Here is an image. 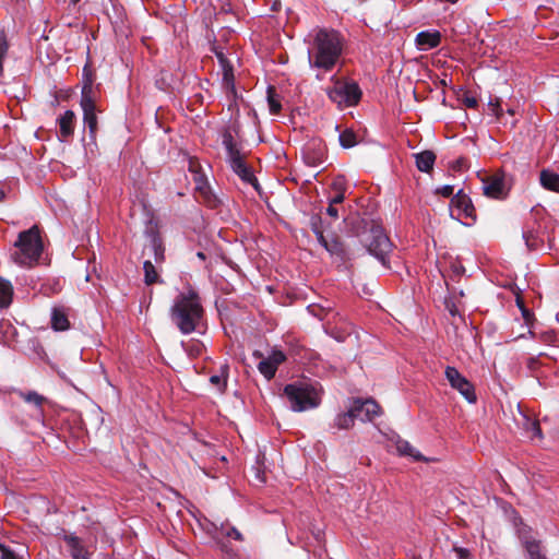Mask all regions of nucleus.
<instances>
[{
    "label": "nucleus",
    "instance_id": "nucleus-23",
    "mask_svg": "<svg viewBox=\"0 0 559 559\" xmlns=\"http://www.w3.org/2000/svg\"><path fill=\"white\" fill-rule=\"evenodd\" d=\"M345 95V106L356 105L360 97L361 91L356 83H341Z\"/></svg>",
    "mask_w": 559,
    "mask_h": 559
},
{
    "label": "nucleus",
    "instance_id": "nucleus-30",
    "mask_svg": "<svg viewBox=\"0 0 559 559\" xmlns=\"http://www.w3.org/2000/svg\"><path fill=\"white\" fill-rule=\"evenodd\" d=\"M182 346L186 353L193 358L201 356L204 350V345L200 341L193 338L182 343Z\"/></svg>",
    "mask_w": 559,
    "mask_h": 559
},
{
    "label": "nucleus",
    "instance_id": "nucleus-53",
    "mask_svg": "<svg viewBox=\"0 0 559 559\" xmlns=\"http://www.w3.org/2000/svg\"><path fill=\"white\" fill-rule=\"evenodd\" d=\"M519 305H520V308H521V310H522V313H523L524 319H525L526 321H528V319H530V317H531L530 311H528V310H527L523 305H521L520 302H519Z\"/></svg>",
    "mask_w": 559,
    "mask_h": 559
},
{
    "label": "nucleus",
    "instance_id": "nucleus-32",
    "mask_svg": "<svg viewBox=\"0 0 559 559\" xmlns=\"http://www.w3.org/2000/svg\"><path fill=\"white\" fill-rule=\"evenodd\" d=\"M152 248L154 252V260L157 264H162L165 261V247L162 239L158 236L152 238Z\"/></svg>",
    "mask_w": 559,
    "mask_h": 559
},
{
    "label": "nucleus",
    "instance_id": "nucleus-41",
    "mask_svg": "<svg viewBox=\"0 0 559 559\" xmlns=\"http://www.w3.org/2000/svg\"><path fill=\"white\" fill-rule=\"evenodd\" d=\"M332 190L334 192L345 193L346 185H345V180L343 177H337L336 179H334V181L332 182Z\"/></svg>",
    "mask_w": 559,
    "mask_h": 559
},
{
    "label": "nucleus",
    "instance_id": "nucleus-43",
    "mask_svg": "<svg viewBox=\"0 0 559 559\" xmlns=\"http://www.w3.org/2000/svg\"><path fill=\"white\" fill-rule=\"evenodd\" d=\"M489 106L491 107V110L497 118H500L502 116V108H501L499 98L496 97L493 99H490Z\"/></svg>",
    "mask_w": 559,
    "mask_h": 559
},
{
    "label": "nucleus",
    "instance_id": "nucleus-51",
    "mask_svg": "<svg viewBox=\"0 0 559 559\" xmlns=\"http://www.w3.org/2000/svg\"><path fill=\"white\" fill-rule=\"evenodd\" d=\"M200 163L197 160V159H190L189 160V170L194 175H197V173H201L200 171Z\"/></svg>",
    "mask_w": 559,
    "mask_h": 559
},
{
    "label": "nucleus",
    "instance_id": "nucleus-26",
    "mask_svg": "<svg viewBox=\"0 0 559 559\" xmlns=\"http://www.w3.org/2000/svg\"><path fill=\"white\" fill-rule=\"evenodd\" d=\"M396 451L400 455L411 456L415 461H427L418 451H416L408 441L399 439L395 442Z\"/></svg>",
    "mask_w": 559,
    "mask_h": 559
},
{
    "label": "nucleus",
    "instance_id": "nucleus-35",
    "mask_svg": "<svg viewBox=\"0 0 559 559\" xmlns=\"http://www.w3.org/2000/svg\"><path fill=\"white\" fill-rule=\"evenodd\" d=\"M329 98L338 106L345 105V95L341 83L335 84L328 92Z\"/></svg>",
    "mask_w": 559,
    "mask_h": 559
},
{
    "label": "nucleus",
    "instance_id": "nucleus-15",
    "mask_svg": "<svg viewBox=\"0 0 559 559\" xmlns=\"http://www.w3.org/2000/svg\"><path fill=\"white\" fill-rule=\"evenodd\" d=\"M416 46L420 50L436 48L441 43V34L438 31H423L416 35Z\"/></svg>",
    "mask_w": 559,
    "mask_h": 559
},
{
    "label": "nucleus",
    "instance_id": "nucleus-50",
    "mask_svg": "<svg viewBox=\"0 0 559 559\" xmlns=\"http://www.w3.org/2000/svg\"><path fill=\"white\" fill-rule=\"evenodd\" d=\"M226 535L228 537H231V538L236 539V540H242L241 533L237 528H235V527L228 528V531L226 532Z\"/></svg>",
    "mask_w": 559,
    "mask_h": 559
},
{
    "label": "nucleus",
    "instance_id": "nucleus-61",
    "mask_svg": "<svg viewBox=\"0 0 559 559\" xmlns=\"http://www.w3.org/2000/svg\"><path fill=\"white\" fill-rule=\"evenodd\" d=\"M450 312L454 316L455 314V309L450 310Z\"/></svg>",
    "mask_w": 559,
    "mask_h": 559
},
{
    "label": "nucleus",
    "instance_id": "nucleus-24",
    "mask_svg": "<svg viewBox=\"0 0 559 559\" xmlns=\"http://www.w3.org/2000/svg\"><path fill=\"white\" fill-rule=\"evenodd\" d=\"M222 143L227 152L228 160L239 157L242 154L234 140V136L229 130H225L222 134Z\"/></svg>",
    "mask_w": 559,
    "mask_h": 559
},
{
    "label": "nucleus",
    "instance_id": "nucleus-60",
    "mask_svg": "<svg viewBox=\"0 0 559 559\" xmlns=\"http://www.w3.org/2000/svg\"><path fill=\"white\" fill-rule=\"evenodd\" d=\"M508 112H509L510 115H514V110H513V109H508Z\"/></svg>",
    "mask_w": 559,
    "mask_h": 559
},
{
    "label": "nucleus",
    "instance_id": "nucleus-36",
    "mask_svg": "<svg viewBox=\"0 0 559 559\" xmlns=\"http://www.w3.org/2000/svg\"><path fill=\"white\" fill-rule=\"evenodd\" d=\"M222 69L223 73V84L228 90H234L235 87V76H234V68L231 64H226Z\"/></svg>",
    "mask_w": 559,
    "mask_h": 559
},
{
    "label": "nucleus",
    "instance_id": "nucleus-52",
    "mask_svg": "<svg viewBox=\"0 0 559 559\" xmlns=\"http://www.w3.org/2000/svg\"><path fill=\"white\" fill-rule=\"evenodd\" d=\"M463 103L468 108H476L477 107V99L473 96H466L463 99Z\"/></svg>",
    "mask_w": 559,
    "mask_h": 559
},
{
    "label": "nucleus",
    "instance_id": "nucleus-42",
    "mask_svg": "<svg viewBox=\"0 0 559 559\" xmlns=\"http://www.w3.org/2000/svg\"><path fill=\"white\" fill-rule=\"evenodd\" d=\"M453 551L457 559H472V554L467 548L454 546Z\"/></svg>",
    "mask_w": 559,
    "mask_h": 559
},
{
    "label": "nucleus",
    "instance_id": "nucleus-59",
    "mask_svg": "<svg viewBox=\"0 0 559 559\" xmlns=\"http://www.w3.org/2000/svg\"><path fill=\"white\" fill-rule=\"evenodd\" d=\"M81 0H70V2L75 5L76 3H79Z\"/></svg>",
    "mask_w": 559,
    "mask_h": 559
},
{
    "label": "nucleus",
    "instance_id": "nucleus-56",
    "mask_svg": "<svg viewBox=\"0 0 559 559\" xmlns=\"http://www.w3.org/2000/svg\"><path fill=\"white\" fill-rule=\"evenodd\" d=\"M253 356L257 357V358H261L262 357V354L259 352V350H255L253 353Z\"/></svg>",
    "mask_w": 559,
    "mask_h": 559
},
{
    "label": "nucleus",
    "instance_id": "nucleus-3",
    "mask_svg": "<svg viewBox=\"0 0 559 559\" xmlns=\"http://www.w3.org/2000/svg\"><path fill=\"white\" fill-rule=\"evenodd\" d=\"M14 246L15 250L11 253L14 263L27 267L35 265L44 250L39 227L34 225L21 231Z\"/></svg>",
    "mask_w": 559,
    "mask_h": 559
},
{
    "label": "nucleus",
    "instance_id": "nucleus-4",
    "mask_svg": "<svg viewBox=\"0 0 559 559\" xmlns=\"http://www.w3.org/2000/svg\"><path fill=\"white\" fill-rule=\"evenodd\" d=\"M290 408L294 412H305L317 407L321 402L319 390L308 383H290L284 388Z\"/></svg>",
    "mask_w": 559,
    "mask_h": 559
},
{
    "label": "nucleus",
    "instance_id": "nucleus-19",
    "mask_svg": "<svg viewBox=\"0 0 559 559\" xmlns=\"http://www.w3.org/2000/svg\"><path fill=\"white\" fill-rule=\"evenodd\" d=\"M63 539L68 544L70 554L74 559H90L88 551L79 537L74 535H66Z\"/></svg>",
    "mask_w": 559,
    "mask_h": 559
},
{
    "label": "nucleus",
    "instance_id": "nucleus-29",
    "mask_svg": "<svg viewBox=\"0 0 559 559\" xmlns=\"http://www.w3.org/2000/svg\"><path fill=\"white\" fill-rule=\"evenodd\" d=\"M267 104L272 115H278L282 109L281 97L273 86L267 87Z\"/></svg>",
    "mask_w": 559,
    "mask_h": 559
},
{
    "label": "nucleus",
    "instance_id": "nucleus-11",
    "mask_svg": "<svg viewBox=\"0 0 559 559\" xmlns=\"http://www.w3.org/2000/svg\"><path fill=\"white\" fill-rule=\"evenodd\" d=\"M285 360L286 355L282 350L273 348L271 354L258 364V370L267 380H271L274 378L278 366L283 364Z\"/></svg>",
    "mask_w": 559,
    "mask_h": 559
},
{
    "label": "nucleus",
    "instance_id": "nucleus-12",
    "mask_svg": "<svg viewBox=\"0 0 559 559\" xmlns=\"http://www.w3.org/2000/svg\"><path fill=\"white\" fill-rule=\"evenodd\" d=\"M353 407L355 413H357V418L361 419L362 421H371L373 418L381 414L379 404L372 400H356L353 404Z\"/></svg>",
    "mask_w": 559,
    "mask_h": 559
},
{
    "label": "nucleus",
    "instance_id": "nucleus-13",
    "mask_svg": "<svg viewBox=\"0 0 559 559\" xmlns=\"http://www.w3.org/2000/svg\"><path fill=\"white\" fill-rule=\"evenodd\" d=\"M76 116L73 110H66L58 119L59 126V140L66 142L74 133Z\"/></svg>",
    "mask_w": 559,
    "mask_h": 559
},
{
    "label": "nucleus",
    "instance_id": "nucleus-62",
    "mask_svg": "<svg viewBox=\"0 0 559 559\" xmlns=\"http://www.w3.org/2000/svg\"><path fill=\"white\" fill-rule=\"evenodd\" d=\"M361 223H364L365 227H367L368 223L365 222V221H361Z\"/></svg>",
    "mask_w": 559,
    "mask_h": 559
},
{
    "label": "nucleus",
    "instance_id": "nucleus-49",
    "mask_svg": "<svg viewBox=\"0 0 559 559\" xmlns=\"http://www.w3.org/2000/svg\"><path fill=\"white\" fill-rule=\"evenodd\" d=\"M526 367L531 370V371H535L537 370V368L539 367V360L535 357H530L527 358L526 360Z\"/></svg>",
    "mask_w": 559,
    "mask_h": 559
},
{
    "label": "nucleus",
    "instance_id": "nucleus-40",
    "mask_svg": "<svg viewBox=\"0 0 559 559\" xmlns=\"http://www.w3.org/2000/svg\"><path fill=\"white\" fill-rule=\"evenodd\" d=\"M325 214L331 218V221H329V223L332 224V221H337L340 217L337 205H333V204L329 203V206L325 210ZM323 219L325 221V223H328V221L325 218H323Z\"/></svg>",
    "mask_w": 559,
    "mask_h": 559
},
{
    "label": "nucleus",
    "instance_id": "nucleus-21",
    "mask_svg": "<svg viewBox=\"0 0 559 559\" xmlns=\"http://www.w3.org/2000/svg\"><path fill=\"white\" fill-rule=\"evenodd\" d=\"M539 182L544 189L559 193V174L543 169L539 174Z\"/></svg>",
    "mask_w": 559,
    "mask_h": 559
},
{
    "label": "nucleus",
    "instance_id": "nucleus-14",
    "mask_svg": "<svg viewBox=\"0 0 559 559\" xmlns=\"http://www.w3.org/2000/svg\"><path fill=\"white\" fill-rule=\"evenodd\" d=\"M192 180L195 186V191L200 194V197L207 204V206L215 207L217 205V199L211 193V189L206 181L205 176L202 173H197V175L193 176Z\"/></svg>",
    "mask_w": 559,
    "mask_h": 559
},
{
    "label": "nucleus",
    "instance_id": "nucleus-22",
    "mask_svg": "<svg viewBox=\"0 0 559 559\" xmlns=\"http://www.w3.org/2000/svg\"><path fill=\"white\" fill-rule=\"evenodd\" d=\"M14 289L12 284L0 277V309H7L13 301Z\"/></svg>",
    "mask_w": 559,
    "mask_h": 559
},
{
    "label": "nucleus",
    "instance_id": "nucleus-2",
    "mask_svg": "<svg viewBox=\"0 0 559 559\" xmlns=\"http://www.w3.org/2000/svg\"><path fill=\"white\" fill-rule=\"evenodd\" d=\"M204 317L199 295L190 289L179 294L170 308V319L183 334L198 331Z\"/></svg>",
    "mask_w": 559,
    "mask_h": 559
},
{
    "label": "nucleus",
    "instance_id": "nucleus-58",
    "mask_svg": "<svg viewBox=\"0 0 559 559\" xmlns=\"http://www.w3.org/2000/svg\"><path fill=\"white\" fill-rule=\"evenodd\" d=\"M555 438L559 441V427L555 431Z\"/></svg>",
    "mask_w": 559,
    "mask_h": 559
},
{
    "label": "nucleus",
    "instance_id": "nucleus-17",
    "mask_svg": "<svg viewBox=\"0 0 559 559\" xmlns=\"http://www.w3.org/2000/svg\"><path fill=\"white\" fill-rule=\"evenodd\" d=\"M69 309L66 307H53L51 310V328L55 331H67L70 329Z\"/></svg>",
    "mask_w": 559,
    "mask_h": 559
},
{
    "label": "nucleus",
    "instance_id": "nucleus-6",
    "mask_svg": "<svg viewBox=\"0 0 559 559\" xmlns=\"http://www.w3.org/2000/svg\"><path fill=\"white\" fill-rule=\"evenodd\" d=\"M310 226L316 234L319 243L331 254L338 258L341 261L346 260V251L343 242L337 236L328 239L324 233L331 228V223H325L321 215H313L310 218Z\"/></svg>",
    "mask_w": 559,
    "mask_h": 559
},
{
    "label": "nucleus",
    "instance_id": "nucleus-46",
    "mask_svg": "<svg viewBox=\"0 0 559 559\" xmlns=\"http://www.w3.org/2000/svg\"><path fill=\"white\" fill-rule=\"evenodd\" d=\"M214 52H215V56L218 60L221 68H224V66H226V64H231L222 50L215 49Z\"/></svg>",
    "mask_w": 559,
    "mask_h": 559
},
{
    "label": "nucleus",
    "instance_id": "nucleus-33",
    "mask_svg": "<svg viewBox=\"0 0 559 559\" xmlns=\"http://www.w3.org/2000/svg\"><path fill=\"white\" fill-rule=\"evenodd\" d=\"M340 144L344 148H350L357 144L356 134L353 130L346 129L340 133Z\"/></svg>",
    "mask_w": 559,
    "mask_h": 559
},
{
    "label": "nucleus",
    "instance_id": "nucleus-54",
    "mask_svg": "<svg viewBox=\"0 0 559 559\" xmlns=\"http://www.w3.org/2000/svg\"><path fill=\"white\" fill-rule=\"evenodd\" d=\"M464 164H465V159L464 158H460V159L456 160L454 168L455 169H461Z\"/></svg>",
    "mask_w": 559,
    "mask_h": 559
},
{
    "label": "nucleus",
    "instance_id": "nucleus-55",
    "mask_svg": "<svg viewBox=\"0 0 559 559\" xmlns=\"http://www.w3.org/2000/svg\"><path fill=\"white\" fill-rule=\"evenodd\" d=\"M5 198V193L2 188H0V202L3 201Z\"/></svg>",
    "mask_w": 559,
    "mask_h": 559
},
{
    "label": "nucleus",
    "instance_id": "nucleus-37",
    "mask_svg": "<svg viewBox=\"0 0 559 559\" xmlns=\"http://www.w3.org/2000/svg\"><path fill=\"white\" fill-rule=\"evenodd\" d=\"M525 430L530 433V438H537L539 440L543 439L539 421L531 420L527 418L525 424Z\"/></svg>",
    "mask_w": 559,
    "mask_h": 559
},
{
    "label": "nucleus",
    "instance_id": "nucleus-1",
    "mask_svg": "<svg viewBox=\"0 0 559 559\" xmlns=\"http://www.w3.org/2000/svg\"><path fill=\"white\" fill-rule=\"evenodd\" d=\"M343 51V37L334 29L320 28L308 47V60L312 69L331 71Z\"/></svg>",
    "mask_w": 559,
    "mask_h": 559
},
{
    "label": "nucleus",
    "instance_id": "nucleus-45",
    "mask_svg": "<svg viewBox=\"0 0 559 559\" xmlns=\"http://www.w3.org/2000/svg\"><path fill=\"white\" fill-rule=\"evenodd\" d=\"M454 187L450 185H445L439 189H437V193L441 194L444 198H450L453 195Z\"/></svg>",
    "mask_w": 559,
    "mask_h": 559
},
{
    "label": "nucleus",
    "instance_id": "nucleus-7",
    "mask_svg": "<svg viewBox=\"0 0 559 559\" xmlns=\"http://www.w3.org/2000/svg\"><path fill=\"white\" fill-rule=\"evenodd\" d=\"M444 374L452 389L459 391L467 402H476L474 385L455 367L448 366Z\"/></svg>",
    "mask_w": 559,
    "mask_h": 559
},
{
    "label": "nucleus",
    "instance_id": "nucleus-5",
    "mask_svg": "<svg viewBox=\"0 0 559 559\" xmlns=\"http://www.w3.org/2000/svg\"><path fill=\"white\" fill-rule=\"evenodd\" d=\"M361 241L370 254L376 257L383 265H386V258L392 251L393 245L381 225L371 222L368 231L364 233Z\"/></svg>",
    "mask_w": 559,
    "mask_h": 559
},
{
    "label": "nucleus",
    "instance_id": "nucleus-31",
    "mask_svg": "<svg viewBox=\"0 0 559 559\" xmlns=\"http://www.w3.org/2000/svg\"><path fill=\"white\" fill-rule=\"evenodd\" d=\"M525 549L531 559H547L542 551L540 542L532 539L525 542Z\"/></svg>",
    "mask_w": 559,
    "mask_h": 559
},
{
    "label": "nucleus",
    "instance_id": "nucleus-27",
    "mask_svg": "<svg viewBox=\"0 0 559 559\" xmlns=\"http://www.w3.org/2000/svg\"><path fill=\"white\" fill-rule=\"evenodd\" d=\"M143 270H144V283L147 286L163 282L159 278V274L157 272L156 266L151 261H148V260L144 261Z\"/></svg>",
    "mask_w": 559,
    "mask_h": 559
},
{
    "label": "nucleus",
    "instance_id": "nucleus-10",
    "mask_svg": "<svg viewBox=\"0 0 559 559\" xmlns=\"http://www.w3.org/2000/svg\"><path fill=\"white\" fill-rule=\"evenodd\" d=\"M96 99L97 97H85L80 100V106L83 110V121L88 128V133L92 139H95L97 133L96 112L99 111V109L96 107Z\"/></svg>",
    "mask_w": 559,
    "mask_h": 559
},
{
    "label": "nucleus",
    "instance_id": "nucleus-16",
    "mask_svg": "<svg viewBox=\"0 0 559 559\" xmlns=\"http://www.w3.org/2000/svg\"><path fill=\"white\" fill-rule=\"evenodd\" d=\"M229 164L231 169L241 178L242 181L251 183L255 188L258 187L257 179L252 170L246 165L243 155L229 160Z\"/></svg>",
    "mask_w": 559,
    "mask_h": 559
},
{
    "label": "nucleus",
    "instance_id": "nucleus-44",
    "mask_svg": "<svg viewBox=\"0 0 559 559\" xmlns=\"http://www.w3.org/2000/svg\"><path fill=\"white\" fill-rule=\"evenodd\" d=\"M523 238H524L525 243H526L528 249H531V250L535 249V240H536V238H535L533 231H531V230L523 231Z\"/></svg>",
    "mask_w": 559,
    "mask_h": 559
},
{
    "label": "nucleus",
    "instance_id": "nucleus-18",
    "mask_svg": "<svg viewBox=\"0 0 559 559\" xmlns=\"http://www.w3.org/2000/svg\"><path fill=\"white\" fill-rule=\"evenodd\" d=\"M98 93L94 87V73L92 68L86 64L82 71V92L81 98L97 97Z\"/></svg>",
    "mask_w": 559,
    "mask_h": 559
},
{
    "label": "nucleus",
    "instance_id": "nucleus-9",
    "mask_svg": "<svg viewBox=\"0 0 559 559\" xmlns=\"http://www.w3.org/2000/svg\"><path fill=\"white\" fill-rule=\"evenodd\" d=\"M452 213H456L459 218L471 221L476 219L475 207L471 198L463 190L457 191L451 199Z\"/></svg>",
    "mask_w": 559,
    "mask_h": 559
},
{
    "label": "nucleus",
    "instance_id": "nucleus-28",
    "mask_svg": "<svg viewBox=\"0 0 559 559\" xmlns=\"http://www.w3.org/2000/svg\"><path fill=\"white\" fill-rule=\"evenodd\" d=\"M229 367L227 364L221 366L219 374L210 377V382L215 385L221 393L225 392L227 386Z\"/></svg>",
    "mask_w": 559,
    "mask_h": 559
},
{
    "label": "nucleus",
    "instance_id": "nucleus-20",
    "mask_svg": "<svg viewBox=\"0 0 559 559\" xmlns=\"http://www.w3.org/2000/svg\"><path fill=\"white\" fill-rule=\"evenodd\" d=\"M414 157L418 170L423 173H429L432 170L436 162V154L432 151H423L414 154Z\"/></svg>",
    "mask_w": 559,
    "mask_h": 559
},
{
    "label": "nucleus",
    "instance_id": "nucleus-8",
    "mask_svg": "<svg viewBox=\"0 0 559 559\" xmlns=\"http://www.w3.org/2000/svg\"><path fill=\"white\" fill-rule=\"evenodd\" d=\"M483 192L486 197L491 199H503L508 191L506 188L503 174L497 173L491 176H486L481 179Z\"/></svg>",
    "mask_w": 559,
    "mask_h": 559
},
{
    "label": "nucleus",
    "instance_id": "nucleus-39",
    "mask_svg": "<svg viewBox=\"0 0 559 559\" xmlns=\"http://www.w3.org/2000/svg\"><path fill=\"white\" fill-rule=\"evenodd\" d=\"M0 559H22L17 554H15L10 547L5 546L0 542Z\"/></svg>",
    "mask_w": 559,
    "mask_h": 559
},
{
    "label": "nucleus",
    "instance_id": "nucleus-57",
    "mask_svg": "<svg viewBox=\"0 0 559 559\" xmlns=\"http://www.w3.org/2000/svg\"><path fill=\"white\" fill-rule=\"evenodd\" d=\"M200 259L204 260L205 259V254L203 252H198L197 254Z\"/></svg>",
    "mask_w": 559,
    "mask_h": 559
},
{
    "label": "nucleus",
    "instance_id": "nucleus-38",
    "mask_svg": "<svg viewBox=\"0 0 559 559\" xmlns=\"http://www.w3.org/2000/svg\"><path fill=\"white\" fill-rule=\"evenodd\" d=\"M9 44L4 33H0V76L3 74V60L7 57Z\"/></svg>",
    "mask_w": 559,
    "mask_h": 559
},
{
    "label": "nucleus",
    "instance_id": "nucleus-47",
    "mask_svg": "<svg viewBox=\"0 0 559 559\" xmlns=\"http://www.w3.org/2000/svg\"><path fill=\"white\" fill-rule=\"evenodd\" d=\"M451 271L455 276H462L465 272L464 266L460 262H454L451 264Z\"/></svg>",
    "mask_w": 559,
    "mask_h": 559
},
{
    "label": "nucleus",
    "instance_id": "nucleus-34",
    "mask_svg": "<svg viewBox=\"0 0 559 559\" xmlns=\"http://www.w3.org/2000/svg\"><path fill=\"white\" fill-rule=\"evenodd\" d=\"M20 396L27 403H32L36 405L38 408H41L43 404L46 402V397L38 394L35 391L21 392Z\"/></svg>",
    "mask_w": 559,
    "mask_h": 559
},
{
    "label": "nucleus",
    "instance_id": "nucleus-25",
    "mask_svg": "<svg viewBox=\"0 0 559 559\" xmlns=\"http://www.w3.org/2000/svg\"><path fill=\"white\" fill-rule=\"evenodd\" d=\"M355 418H357V413L352 406L348 412L341 413L335 417L333 426L338 430L349 429L354 426Z\"/></svg>",
    "mask_w": 559,
    "mask_h": 559
},
{
    "label": "nucleus",
    "instance_id": "nucleus-48",
    "mask_svg": "<svg viewBox=\"0 0 559 559\" xmlns=\"http://www.w3.org/2000/svg\"><path fill=\"white\" fill-rule=\"evenodd\" d=\"M344 199H345V193L335 192V194L330 199L329 203H331L333 205H340L343 203Z\"/></svg>",
    "mask_w": 559,
    "mask_h": 559
}]
</instances>
